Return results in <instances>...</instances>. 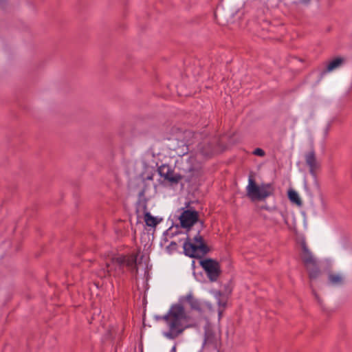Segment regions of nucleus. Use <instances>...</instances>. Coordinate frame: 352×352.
<instances>
[{
	"label": "nucleus",
	"instance_id": "1",
	"mask_svg": "<svg viewBox=\"0 0 352 352\" xmlns=\"http://www.w3.org/2000/svg\"><path fill=\"white\" fill-rule=\"evenodd\" d=\"M214 154V147L208 141L199 143L195 149L190 151V156L181 169L186 175V182H190L201 175V163Z\"/></svg>",
	"mask_w": 352,
	"mask_h": 352
},
{
	"label": "nucleus",
	"instance_id": "2",
	"mask_svg": "<svg viewBox=\"0 0 352 352\" xmlns=\"http://www.w3.org/2000/svg\"><path fill=\"white\" fill-rule=\"evenodd\" d=\"M186 318L184 307L181 305H173L167 314L163 316L168 328V331L164 332L163 335L168 339L173 340L182 334L186 329L196 326L195 324L184 325L183 322Z\"/></svg>",
	"mask_w": 352,
	"mask_h": 352
},
{
	"label": "nucleus",
	"instance_id": "3",
	"mask_svg": "<svg viewBox=\"0 0 352 352\" xmlns=\"http://www.w3.org/2000/svg\"><path fill=\"white\" fill-rule=\"evenodd\" d=\"M137 256L135 254L121 255L113 258L109 263H107V272L110 276H113L118 280L122 277L125 272V267L136 274L137 268Z\"/></svg>",
	"mask_w": 352,
	"mask_h": 352
},
{
	"label": "nucleus",
	"instance_id": "4",
	"mask_svg": "<svg viewBox=\"0 0 352 352\" xmlns=\"http://www.w3.org/2000/svg\"><path fill=\"white\" fill-rule=\"evenodd\" d=\"M183 249L185 255L191 258L200 257L209 251L208 247L199 234V230L192 238L190 237V234H187L186 237L184 239Z\"/></svg>",
	"mask_w": 352,
	"mask_h": 352
},
{
	"label": "nucleus",
	"instance_id": "5",
	"mask_svg": "<svg viewBox=\"0 0 352 352\" xmlns=\"http://www.w3.org/2000/svg\"><path fill=\"white\" fill-rule=\"evenodd\" d=\"M245 190L247 196L251 201H263L273 194L274 187L270 183H263L258 185L254 178L249 177L248 184Z\"/></svg>",
	"mask_w": 352,
	"mask_h": 352
},
{
	"label": "nucleus",
	"instance_id": "6",
	"mask_svg": "<svg viewBox=\"0 0 352 352\" xmlns=\"http://www.w3.org/2000/svg\"><path fill=\"white\" fill-rule=\"evenodd\" d=\"M200 265L204 270L211 282L217 280L221 272L219 262L212 258H206L200 261Z\"/></svg>",
	"mask_w": 352,
	"mask_h": 352
},
{
	"label": "nucleus",
	"instance_id": "7",
	"mask_svg": "<svg viewBox=\"0 0 352 352\" xmlns=\"http://www.w3.org/2000/svg\"><path fill=\"white\" fill-rule=\"evenodd\" d=\"M158 173L161 177L173 184H178L183 178L186 181V177H185L186 174L184 171L183 175L175 174L170 166L168 164L161 165L158 168Z\"/></svg>",
	"mask_w": 352,
	"mask_h": 352
},
{
	"label": "nucleus",
	"instance_id": "8",
	"mask_svg": "<svg viewBox=\"0 0 352 352\" xmlns=\"http://www.w3.org/2000/svg\"><path fill=\"white\" fill-rule=\"evenodd\" d=\"M199 218V213L196 210H185L179 216V221L182 228H188L187 230L190 232V228L193 226Z\"/></svg>",
	"mask_w": 352,
	"mask_h": 352
},
{
	"label": "nucleus",
	"instance_id": "9",
	"mask_svg": "<svg viewBox=\"0 0 352 352\" xmlns=\"http://www.w3.org/2000/svg\"><path fill=\"white\" fill-rule=\"evenodd\" d=\"M307 165L309 166V173L314 177H316V170L319 168L320 164L317 161L316 154L314 150L307 152L305 155Z\"/></svg>",
	"mask_w": 352,
	"mask_h": 352
},
{
	"label": "nucleus",
	"instance_id": "10",
	"mask_svg": "<svg viewBox=\"0 0 352 352\" xmlns=\"http://www.w3.org/2000/svg\"><path fill=\"white\" fill-rule=\"evenodd\" d=\"M300 256L306 268H309V267L314 266L315 264L317 263L316 258L308 249V247L305 243H302V253Z\"/></svg>",
	"mask_w": 352,
	"mask_h": 352
},
{
	"label": "nucleus",
	"instance_id": "11",
	"mask_svg": "<svg viewBox=\"0 0 352 352\" xmlns=\"http://www.w3.org/2000/svg\"><path fill=\"white\" fill-rule=\"evenodd\" d=\"M344 59L341 57H337V58L333 59L332 60H331L328 63V65L326 67V69L321 73V78H322V76L325 74L331 72L340 67L342 66V65L344 63Z\"/></svg>",
	"mask_w": 352,
	"mask_h": 352
},
{
	"label": "nucleus",
	"instance_id": "12",
	"mask_svg": "<svg viewBox=\"0 0 352 352\" xmlns=\"http://www.w3.org/2000/svg\"><path fill=\"white\" fill-rule=\"evenodd\" d=\"M185 300L190 305L191 309L201 311V304L199 301L196 299L192 294H188L184 297Z\"/></svg>",
	"mask_w": 352,
	"mask_h": 352
},
{
	"label": "nucleus",
	"instance_id": "13",
	"mask_svg": "<svg viewBox=\"0 0 352 352\" xmlns=\"http://www.w3.org/2000/svg\"><path fill=\"white\" fill-rule=\"evenodd\" d=\"M329 283L333 286L340 285L342 284L343 278L340 274H330L329 275Z\"/></svg>",
	"mask_w": 352,
	"mask_h": 352
},
{
	"label": "nucleus",
	"instance_id": "14",
	"mask_svg": "<svg viewBox=\"0 0 352 352\" xmlns=\"http://www.w3.org/2000/svg\"><path fill=\"white\" fill-rule=\"evenodd\" d=\"M144 221L149 227H155L159 223L157 218L153 217L148 212H146L144 214Z\"/></svg>",
	"mask_w": 352,
	"mask_h": 352
},
{
	"label": "nucleus",
	"instance_id": "15",
	"mask_svg": "<svg viewBox=\"0 0 352 352\" xmlns=\"http://www.w3.org/2000/svg\"><path fill=\"white\" fill-rule=\"evenodd\" d=\"M307 270L309 272V278L311 280L316 279L320 276V271L317 263H316L314 266L307 268Z\"/></svg>",
	"mask_w": 352,
	"mask_h": 352
},
{
	"label": "nucleus",
	"instance_id": "16",
	"mask_svg": "<svg viewBox=\"0 0 352 352\" xmlns=\"http://www.w3.org/2000/svg\"><path fill=\"white\" fill-rule=\"evenodd\" d=\"M182 145H179L177 147L175 148L177 154L178 155H184L187 154L190 151L189 145L186 144L183 142H181Z\"/></svg>",
	"mask_w": 352,
	"mask_h": 352
},
{
	"label": "nucleus",
	"instance_id": "17",
	"mask_svg": "<svg viewBox=\"0 0 352 352\" xmlns=\"http://www.w3.org/2000/svg\"><path fill=\"white\" fill-rule=\"evenodd\" d=\"M288 197L291 201L298 204H301V200L298 196V194L294 190H289L288 191Z\"/></svg>",
	"mask_w": 352,
	"mask_h": 352
},
{
	"label": "nucleus",
	"instance_id": "18",
	"mask_svg": "<svg viewBox=\"0 0 352 352\" xmlns=\"http://www.w3.org/2000/svg\"><path fill=\"white\" fill-rule=\"evenodd\" d=\"M336 120H337L336 118L333 117V118H331L329 120H328V122L324 129V133L325 135H328L329 131L331 129L332 125L336 121Z\"/></svg>",
	"mask_w": 352,
	"mask_h": 352
},
{
	"label": "nucleus",
	"instance_id": "19",
	"mask_svg": "<svg viewBox=\"0 0 352 352\" xmlns=\"http://www.w3.org/2000/svg\"><path fill=\"white\" fill-rule=\"evenodd\" d=\"M253 154L257 156L263 157L265 155V153L262 148H257L254 150Z\"/></svg>",
	"mask_w": 352,
	"mask_h": 352
},
{
	"label": "nucleus",
	"instance_id": "20",
	"mask_svg": "<svg viewBox=\"0 0 352 352\" xmlns=\"http://www.w3.org/2000/svg\"><path fill=\"white\" fill-rule=\"evenodd\" d=\"M177 248V244L176 242L172 241L169 245L167 247L171 251L176 250Z\"/></svg>",
	"mask_w": 352,
	"mask_h": 352
},
{
	"label": "nucleus",
	"instance_id": "21",
	"mask_svg": "<svg viewBox=\"0 0 352 352\" xmlns=\"http://www.w3.org/2000/svg\"><path fill=\"white\" fill-rule=\"evenodd\" d=\"M311 0H299V3L304 4V5H308L310 3Z\"/></svg>",
	"mask_w": 352,
	"mask_h": 352
},
{
	"label": "nucleus",
	"instance_id": "22",
	"mask_svg": "<svg viewBox=\"0 0 352 352\" xmlns=\"http://www.w3.org/2000/svg\"><path fill=\"white\" fill-rule=\"evenodd\" d=\"M219 309L222 308L221 309H223V308L226 307V302H221L220 300L218 302Z\"/></svg>",
	"mask_w": 352,
	"mask_h": 352
},
{
	"label": "nucleus",
	"instance_id": "23",
	"mask_svg": "<svg viewBox=\"0 0 352 352\" xmlns=\"http://www.w3.org/2000/svg\"><path fill=\"white\" fill-rule=\"evenodd\" d=\"M222 313H223V309H219V310H218L219 320L221 319V316H222Z\"/></svg>",
	"mask_w": 352,
	"mask_h": 352
},
{
	"label": "nucleus",
	"instance_id": "24",
	"mask_svg": "<svg viewBox=\"0 0 352 352\" xmlns=\"http://www.w3.org/2000/svg\"><path fill=\"white\" fill-rule=\"evenodd\" d=\"M170 352H176V344H175V345L172 347V349H171V350H170Z\"/></svg>",
	"mask_w": 352,
	"mask_h": 352
},
{
	"label": "nucleus",
	"instance_id": "25",
	"mask_svg": "<svg viewBox=\"0 0 352 352\" xmlns=\"http://www.w3.org/2000/svg\"><path fill=\"white\" fill-rule=\"evenodd\" d=\"M315 296H316V298L317 299H318V295H316V294H315Z\"/></svg>",
	"mask_w": 352,
	"mask_h": 352
}]
</instances>
